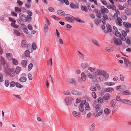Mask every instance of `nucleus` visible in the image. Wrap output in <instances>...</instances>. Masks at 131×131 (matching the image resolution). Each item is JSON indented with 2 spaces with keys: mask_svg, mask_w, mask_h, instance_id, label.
I'll return each mask as SVG.
<instances>
[{
  "mask_svg": "<svg viewBox=\"0 0 131 131\" xmlns=\"http://www.w3.org/2000/svg\"><path fill=\"white\" fill-rule=\"evenodd\" d=\"M85 102L86 100H83L81 102L79 106V112H80L81 113L82 112L83 115H85L86 113L85 110L84 109V106Z\"/></svg>",
  "mask_w": 131,
  "mask_h": 131,
  "instance_id": "f257e3e1",
  "label": "nucleus"
},
{
  "mask_svg": "<svg viewBox=\"0 0 131 131\" xmlns=\"http://www.w3.org/2000/svg\"><path fill=\"white\" fill-rule=\"evenodd\" d=\"M64 17L66 20L70 22H73L74 21V17L72 15L65 14L64 15Z\"/></svg>",
  "mask_w": 131,
  "mask_h": 131,
  "instance_id": "f03ea898",
  "label": "nucleus"
},
{
  "mask_svg": "<svg viewBox=\"0 0 131 131\" xmlns=\"http://www.w3.org/2000/svg\"><path fill=\"white\" fill-rule=\"evenodd\" d=\"M113 41L116 46L121 45L122 44V41L119 38H116L115 37L113 39Z\"/></svg>",
  "mask_w": 131,
  "mask_h": 131,
  "instance_id": "7ed1b4c3",
  "label": "nucleus"
},
{
  "mask_svg": "<svg viewBox=\"0 0 131 131\" xmlns=\"http://www.w3.org/2000/svg\"><path fill=\"white\" fill-rule=\"evenodd\" d=\"M22 46L24 48H27L28 49H29V47H30V45L27 43L26 41L24 40H23L21 43Z\"/></svg>",
  "mask_w": 131,
  "mask_h": 131,
  "instance_id": "20e7f679",
  "label": "nucleus"
},
{
  "mask_svg": "<svg viewBox=\"0 0 131 131\" xmlns=\"http://www.w3.org/2000/svg\"><path fill=\"white\" fill-rule=\"evenodd\" d=\"M73 100V98L70 97H66L65 100V102L68 105H70L72 101Z\"/></svg>",
  "mask_w": 131,
  "mask_h": 131,
  "instance_id": "39448f33",
  "label": "nucleus"
},
{
  "mask_svg": "<svg viewBox=\"0 0 131 131\" xmlns=\"http://www.w3.org/2000/svg\"><path fill=\"white\" fill-rule=\"evenodd\" d=\"M26 74L24 73L22 74L21 75V77L19 79L20 81L22 82H25L27 80V78L25 77Z\"/></svg>",
  "mask_w": 131,
  "mask_h": 131,
  "instance_id": "423d86ee",
  "label": "nucleus"
},
{
  "mask_svg": "<svg viewBox=\"0 0 131 131\" xmlns=\"http://www.w3.org/2000/svg\"><path fill=\"white\" fill-rule=\"evenodd\" d=\"M104 71H102L100 70H95L94 71V74L96 76H97L102 75V74L104 73Z\"/></svg>",
  "mask_w": 131,
  "mask_h": 131,
  "instance_id": "0eeeda50",
  "label": "nucleus"
},
{
  "mask_svg": "<svg viewBox=\"0 0 131 131\" xmlns=\"http://www.w3.org/2000/svg\"><path fill=\"white\" fill-rule=\"evenodd\" d=\"M81 113L80 112H77L75 111H73L72 112V114L75 117H79L80 116V115Z\"/></svg>",
  "mask_w": 131,
  "mask_h": 131,
  "instance_id": "6e6552de",
  "label": "nucleus"
},
{
  "mask_svg": "<svg viewBox=\"0 0 131 131\" xmlns=\"http://www.w3.org/2000/svg\"><path fill=\"white\" fill-rule=\"evenodd\" d=\"M116 23L117 24L120 26H121L122 25V23H123L122 20L120 17L118 18L117 19H116Z\"/></svg>",
  "mask_w": 131,
  "mask_h": 131,
  "instance_id": "1a4fd4ad",
  "label": "nucleus"
},
{
  "mask_svg": "<svg viewBox=\"0 0 131 131\" xmlns=\"http://www.w3.org/2000/svg\"><path fill=\"white\" fill-rule=\"evenodd\" d=\"M101 13L103 14L108 13V9L106 8H105L104 6H101Z\"/></svg>",
  "mask_w": 131,
  "mask_h": 131,
  "instance_id": "9d476101",
  "label": "nucleus"
},
{
  "mask_svg": "<svg viewBox=\"0 0 131 131\" xmlns=\"http://www.w3.org/2000/svg\"><path fill=\"white\" fill-rule=\"evenodd\" d=\"M121 102L124 103L131 105V101L129 100L125 99H122Z\"/></svg>",
  "mask_w": 131,
  "mask_h": 131,
  "instance_id": "9b49d317",
  "label": "nucleus"
},
{
  "mask_svg": "<svg viewBox=\"0 0 131 131\" xmlns=\"http://www.w3.org/2000/svg\"><path fill=\"white\" fill-rule=\"evenodd\" d=\"M103 18L102 19V22L103 25H105L106 24V22L105 20H107L108 19V17L105 14H104L103 16Z\"/></svg>",
  "mask_w": 131,
  "mask_h": 131,
  "instance_id": "f8f14e48",
  "label": "nucleus"
},
{
  "mask_svg": "<svg viewBox=\"0 0 131 131\" xmlns=\"http://www.w3.org/2000/svg\"><path fill=\"white\" fill-rule=\"evenodd\" d=\"M71 94L73 95H79L81 94V93L76 90H73L71 92Z\"/></svg>",
  "mask_w": 131,
  "mask_h": 131,
  "instance_id": "ddd939ff",
  "label": "nucleus"
},
{
  "mask_svg": "<svg viewBox=\"0 0 131 131\" xmlns=\"http://www.w3.org/2000/svg\"><path fill=\"white\" fill-rule=\"evenodd\" d=\"M95 127V123H93L91 124L89 127L90 131H94Z\"/></svg>",
  "mask_w": 131,
  "mask_h": 131,
  "instance_id": "4468645a",
  "label": "nucleus"
},
{
  "mask_svg": "<svg viewBox=\"0 0 131 131\" xmlns=\"http://www.w3.org/2000/svg\"><path fill=\"white\" fill-rule=\"evenodd\" d=\"M6 57L7 59L9 60H11L13 59V56L12 54L7 53L6 54Z\"/></svg>",
  "mask_w": 131,
  "mask_h": 131,
  "instance_id": "2eb2a0df",
  "label": "nucleus"
},
{
  "mask_svg": "<svg viewBox=\"0 0 131 131\" xmlns=\"http://www.w3.org/2000/svg\"><path fill=\"white\" fill-rule=\"evenodd\" d=\"M94 23L97 25H99L101 23V20L100 18L96 19L94 20Z\"/></svg>",
  "mask_w": 131,
  "mask_h": 131,
  "instance_id": "dca6fc26",
  "label": "nucleus"
},
{
  "mask_svg": "<svg viewBox=\"0 0 131 131\" xmlns=\"http://www.w3.org/2000/svg\"><path fill=\"white\" fill-rule=\"evenodd\" d=\"M110 97V95L109 94L107 93L105 94L103 96V98L105 100H108Z\"/></svg>",
  "mask_w": 131,
  "mask_h": 131,
  "instance_id": "f3484780",
  "label": "nucleus"
},
{
  "mask_svg": "<svg viewBox=\"0 0 131 131\" xmlns=\"http://www.w3.org/2000/svg\"><path fill=\"white\" fill-rule=\"evenodd\" d=\"M123 24L124 26L125 27L129 28H131V24L130 23L124 22Z\"/></svg>",
  "mask_w": 131,
  "mask_h": 131,
  "instance_id": "a211bd4d",
  "label": "nucleus"
},
{
  "mask_svg": "<svg viewBox=\"0 0 131 131\" xmlns=\"http://www.w3.org/2000/svg\"><path fill=\"white\" fill-rule=\"evenodd\" d=\"M9 74L11 77H14L15 75L14 71L13 70H10L8 73Z\"/></svg>",
  "mask_w": 131,
  "mask_h": 131,
  "instance_id": "6ab92c4d",
  "label": "nucleus"
},
{
  "mask_svg": "<svg viewBox=\"0 0 131 131\" xmlns=\"http://www.w3.org/2000/svg\"><path fill=\"white\" fill-rule=\"evenodd\" d=\"M21 70V68L19 66H17L16 67L15 69V72L16 74H18L19 73Z\"/></svg>",
  "mask_w": 131,
  "mask_h": 131,
  "instance_id": "aec40b11",
  "label": "nucleus"
},
{
  "mask_svg": "<svg viewBox=\"0 0 131 131\" xmlns=\"http://www.w3.org/2000/svg\"><path fill=\"white\" fill-rule=\"evenodd\" d=\"M68 82L69 83H72L73 84H76V82L75 79L74 78H70L69 79Z\"/></svg>",
  "mask_w": 131,
  "mask_h": 131,
  "instance_id": "412c9836",
  "label": "nucleus"
},
{
  "mask_svg": "<svg viewBox=\"0 0 131 131\" xmlns=\"http://www.w3.org/2000/svg\"><path fill=\"white\" fill-rule=\"evenodd\" d=\"M81 79L83 81H85L86 80V76L83 72H82L81 75Z\"/></svg>",
  "mask_w": 131,
  "mask_h": 131,
  "instance_id": "4be33fe9",
  "label": "nucleus"
},
{
  "mask_svg": "<svg viewBox=\"0 0 131 131\" xmlns=\"http://www.w3.org/2000/svg\"><path fill=\"white\" fill-rule=\"evenodd\" d=\"M57 14L59 15L60 16H64V15L65 14H64L65 13L63 11L61 10H59L57 11Z\"/></svg>",
  "mask_w": 131,
  "mask_h": 131,
  "instance_id": "5701e85b",
  "label": "nucleus"
},
{
  "mask_svg": "<svg viewBox=\"0 0 131 131\" xmlns=\"http://www.w3.org/2000/svg\"><path fill=\"white\" fill-rule=\"evenodd\" d=\"M85 104V111L86 110L89 111L90 110V107L89 104L88 103H86Z\"/></svg>",
  "mask_w": 131,
  "mask_h": 131,
  "instance_id": "b1692460",
  "label": "nucleus"
},
{
  "mask_svg": "<svg viewBox=\"0 0 131 131\" xmlns=\"http://www.w3.org/2000/svg\"><path fill=\"white\" fill-rule=\"evenodd\" d=\"M122 94L124 95H131V92L129 90H126L124 91Z\"/></svg>",
  "mask_w": 131,
  "mask_h": 131,
  "instance_id": "393cba45",
  "label": "nucleus"
},
{
  "mask_svg": "<svg viewBox=\"0 0 131 131\" xmlns=\"http://www.w3.org/2000/svg\"><path fill=\"white\" fill-rule=\"evenodd\" d=\"M105 49L110 52H111L113 51V48L110 47H107L105 48Z\"/></svg>",
  "mask_w": 131,
  "mask_h": 131,
  "instance_id": "a878e982",
  "label": "nucleus"
},
{
  "mask_svg": "<svg viewBox=\"0 0 131 131\" xmlns=\"http://www.w3.org/2000/svg\"><path fill=\"white\" fill-rule=\"evenodd\" d=\"M74 20L78 22L81 23H85L84 21L80 19L78 17L74 18Z\"/></svg>",
  "mask_w": 131,
  "mask_h": 131,
  "instance_id": "bb28decb",
  "label": "nucleus"
},
{
  "mask_svg": "<svg viewBox=\"0 0 131 131\" xmlns=\"http://www.w3.org/2000/svg\"><path fill=\"white\" fill-rule=\"evenodd\" d=\"M124 63L125 64V66L128 67V64L130 61L127 58H124Z\"/></svg>",
  "mask_w": 131,
  "mask_h": 131,
  "instance_id": "cd10ccee",
  "label": "nucleus"
},
{
  "mask_svg": "<svg viewBox=\"0 0 131 131\" xmlns=\"http://www.w3.org/2000/svg\"><path fill=\"white\" fill-rule=\"evenodd\" d=\"M12 62L13 64L15 66H17L18 64V63L17 60L15 59H12Z\"/></svg>",
  "mask_w": 131,
  "mask_h": 131,
  "instance_id": "c85d7f7f",
  "label": "nucleus"
},
{
  "mask_svg": "<svg viewBox=\"0 0 131 131\" xmlns=\"http://www.w3.org/2000/svg\"><path fill=\"white\" fill-rule=\"evenodd\" d=\"M21 65L22 67H25L27 65V61L25 60H24L22 61Z\"/></svg>",
  "mask_w": 131,
  "mask_h": 131,
  "instance_id": "c756f323",
  "label": "nucleus"
},
{
  "mask_svg": "<svg viewBox=\"0 0 131 131\" xmlns=\"http://www.w3.org/2000/svg\"><path fill=\"white\" fill-rule=\"evenodd\" d=\"M19 18L21 20H23L25 17V16L22 13H20L19 14Z\"/></svg>",
  "mask_w": 131,
  "mask_h": 131,
  "instance_id": "7c9ffc66",
  "label": "nucleus"
},
{
  "mask_svg": "<svg viewBox=\"0 0 131 131\" xmlns=\"http://www.w3.org/2000/svg\"><path fill=\"white\" fill-rule=\"evenodd\" d=\"M116 103V101L115 99L112 100L111 102V105L112 107H114Z\"/></svg>",
  "mask_w": 131,
  "mask_h": 131,
  "instance_id": "2f4dec72",
  "label": "nucleus"
},
{
  "mask_svg": "<svg viewBox=\"0 0 131 131\" xmlns=\"http://www.w3.org/2000/svg\"><path fill=\"white\" fill-rule=\"evenodd\" d=\"M70 6L71 8L73 9H74L75 8H78L79 7L78 5H75L72 3L70 4Z\"/></svg>",
  "mask_w": 131,
  "mask_h": 131,
  "instance_id": "473e14b6",
  "label": "nucleus"
},
{
  "mask_svg": "<svg viewBox=\"0 0 131 131\" xmlns=\"http://www.w3.org/2000/svg\"><path fill=\"white\" fill-rule=\"evenodd\" d=\"M114 89L113 88L109 87L107 88L105 90V91L106 92H112L114 91Z\"/></svg>",
  "mask_w": 131,
  "mask_h": 131,
  "instance_id": "72a5a7b5",
  "label": "nucleus"
},
{
  "mask_svg": "<svg viewBox=\"0 0 131 131\" xmlns=\"http://www.w3.org/2000/svg\"><path fill=\"white\" fill-rule=\"evenodd\" d=\"M114 32L115 35L119 37H121V35L120 32L118 31H114Z\"/></svg>",
  "mask_w": 131,
  "mask_h": 131,
  "instance_id": "f704fd0d",
  "label": "nucleus"
},
{
  "mask_svg": "<svg viewBox=\"0 0 131 131\" xmlns=\"http://www.w3.org/2000/svg\"><path fill=\"white\" fill-rule=\"evenodd\" d=\"M81 9L83 11L86 12L88 11V9L86 7L84 6H81Z\"/></svg>",
  "mask_w": 131,
  "mask_h": 131,
  "instance_id": "c9c22d12",
  "label": "nucleus"
},
{
  "mask_svg": "<svg viewBox=\"0 0 131 131\" xmlns=\"http://www.w3.org/2000/svg\"><path fill=\"white\" fill-rule=\"evenodd\" d=\"M126 14L128 15H129L131 14V10L130 9H127L125 10Z\"/></svg>",
  "mask_w": 131,
  "mask_h": 131,
  "instance_id": "e433bc0d",
  "label": "nucleus"
},
{
  "mask_svg": "<svg viewBox=\"0 0 131 131\" xmlns=\"http://www.w3.org/2000/svg\"><path fill=\"white\" fill-rule=\"evenodd\" d=\"M86 72H87V73L88 74V76L89 78L90 79H94V75H92L91 74H90L89 71H86Z\"/></svg>",
  "mask_w": 131,
  "mask_h": 131,
  "instance_id": "4c0bfd02",
  "label": "nucleus"
},
{
  "mask_svg": "<svg viewBox=\"0 0 131 131\" xmlns=\"http://www.w3.org/2000/svg\"><path fill=\"white\" fill-rule=\"evenodd\" d=\"M111 110L107 108H105L104 110L105 114L107 115L109 114Z\"/></svg>",
  "mask_w": 131,
  "mask_h": 131,
  "instance_id": "58836bf2",
  "label": "nucleus"
},
{
  "mask_svg": "<svg viewBox=\"0 0 131 131\" xmlns=\"http://www.w3.org/2000/svg\"><path fill=\"white\" fill-rule=\"evenodd\" d=\"M88 64L87 63H83L81 64V67L83 69L87 68Z\"/></svg>",
  "mask_w": 131,
  "mask_h": 131,
  "instance_id": "ea45409f",
  "label": "nucleus"
},
{
  "mask_svg": "<svg viewBox=\"0 0 131 131\" xmlns=\"http://www.w3.org/2000/svg\"><path fill=\"white\" fill-rule=\"evenodd\" d=\"M106 26L108 31L110 32H111L112 31V28L111 26L108 24H107Z\"/></svg>",
  "mask_w": 131,
  "mask_h": 131,
  "instance_id": "a19ab883",
  "label": "nucleus"
},
{
  "mask_svg": "<svg viewBox=\"0 0 131 131\" xmlns=\"http://www.w3.org/2000/svg\"><path fill=\"white\" fill-rule=\"evenodd\" d=\"M15 10L16 12L19 13L21 11V8L18 7H16L15 8Z\"/></svg>",
  "mask_w": 131,
  "mask_h": 131,
  "instance_id": "79ce46f5",
  "label": "nucleus"
},
{
  "mask_svg": "<svg viewBox=\"0 0 131 131\" xmlns=\"http://www.w3.org/2000/svg\"><path fill=\"white\" fill-rule=\"evenodd\" d=\"M103 110H101L99 112L97 113L95 115V117H97L101 115L103 112Z\"/></svg>",
  "mask_w": 131,
  "mask_h": 131,
  "instance_id": "37998d69",
  "label": "nucleus"
},
{
  "mask_svg": "<svg viewBox=\"0 0 131 131\" xmlns=\"http://www.w3.org/2000/svg\"><path fill=\"white\" fill-rule=\"evenodd\" d=\"M30 52L28 50H26L25 51L24 54L25 56L27 57H29Z\"/></svg>",
  "mask_w": 131,
  "mask_h": 131,
  "instance_id": "c03bdc74",
  "label": "nucleus"
},
{
  "mask_svg": "<svg viewBox=\"0 0 131 131\" xmlns=\"http://www.w3.org/2000/svg\"><path fill=\"white\" fill-rule=\"evenodd\" d=\"M118 109V106L117 105H115L114 107L113 110V112H115Z\"/></svg>",
  "mask_w": 131,
  "mask_h": 131,
  "instance_id": "a18cd8bd",
  "label": "nucleus"
},
{
  "mask_svg": "<svg viewBox=\"0 0 131 131\" xmlns=\"http://www.w3.org/2000/svg\"><path fill=\"white\" fill-rule=\"evenodd\" d=\"M0 60L1 63L3 65L5 64V61L4 58L2 57H0Z\"/></svg>",
  "mask_w": 131,
  "mask_h": 131,
  "instance_id": "49530a36",
  "label": "nucleus"
},
{
  "mask_svg": "<svg viewBox=\"0 0 131 131\" xmlns=\"http://www.w3.org/2000/svg\"><path fill=\"white\" fill-rule=\"evenodd\" d=\"M105 84L106 85L108 86H112L114 85L115 84V83L113 82H106L105 83Z\"/></svg>",
  "mask_w": 131,
  "mask_h": 131,
  "instance_id": "de8ad7c7",
  "label": "nucleus"
},
{
  "mask_svg": "<svg viewBox=\"0 0 131 131\" xmlns=\"http://www.w3.org/2000/svg\"><path fill=\"white\" fill-rule=\"evenodd\" d=\"M5 85L6 87H8L9 85V82L8 80H5Z\"/></svg>",
  "mask_w": 131,
  "mask_h": 131,
  "instance_id": "09e8293b",
  "label": "nucleus"
},
{
  "mask_svg": "<svg viewBox=\"0 0 131 131\" xmlns=\"http://www.w3.org/2000/svg\"><path fill=\"white\" fill-rule=\"evenodd\" d=\"M104 73L102 74V75H103L106 79L108 77L109 75L105 71H104Z\"/></svg>",
  "mask_w": 131,
  "mask_h": 131,
  "instance_id": "8fccbe9b",
  "label": "nucleus"
},
{
  "mask_svg": "<svg viewBox=\"0 0 131 131\" xmlns=\"http://www.w3.org/2000/svg\"><path fill=\"white\" fill-rule=\"evenodd\" d=\"M100 106L99 105H97L96 106L95 108L96 112H98L99 110L100 109Z\"/></svg>",
  "mask_w": 131,
  "mask_h": 131,
  "instance_id": "3c124183",
  "label": "nucleus"
},
{
  "mask_svg": "<svg viewBox=\"0 0 131 131\" xmlns=\"http://www.w3.org/2000/svg\"><path fill=\"white\" fill-rule=\"evenodd\" d=\"M32 47L34 50H35L37 48V46L35 42H34L32 44Z\"/></svg>",
  "mask_w": 131,
  "mask_h": 131,
  "instance_id": "603ef678",
  "label": "nucleus"
},
{
  "mask_svg": "<svg viewBox=\"0 0 131 131\" xmlns=\"http://www.w3.org/2000/svg\"><path fill=\"white\" fill-rule=\"evenodd\" d=\"M15 83L14 81H12L10 82V87H13L15 85Z\"/></svg>",
  "mask_w": 131,
  "mask_h": 131,
  "instance_id": "864d4df0",
  "label": "nucleus"
},
{
  "mask_svg": "<svg viewBox=\"0 0 131 131\" xmlns=\"http://www.w3.org/2000/svg\"><path fill=\"white\" fill-rule=\"evenodd\" d=\"M44 29L46 32H47L48 31V27L47 24H45Z\"/></svg>",
  "mask_w": 131,
  "mask_h": 131,
  "instance_id": "5fc2aeb1",
  "label": "nucleus"
},
{
  "mask_svg": "<svg viewBox=\"0 0 131 131\" xmlns=\"http://www.w3.org/2000/svg\"><path fill=\"white\" fill-rule=\"evenodd\" d=\"M33 67V64L31 63L29 64L28 67V69L29 71Z\"/></svg>",
  "mask_w": 131,
  "mask_h": 131,
  "instance_id": "6e6d98bb",
  "label": "nucleus"
},
{
  "mask_svg": "<svg viewBox=\"0 0 131 131\" xmlns=\"http://www.w3.org/2000/svg\"><path fill=\"white\" fill-rule=\"evenodd\" d=\"M50 64L51 65L52 64V58H50L49 61H47V65L48 66H49V64Z\"/></svg>",
  "mask_w": 131,
  "mask_h": 131,
  "instance_id": "4d7b16f0",
  "label": "nucleus"
},
{
  "mask_svg": "<svg viewBox=\"0 0 131 131\" xmlns=\"http://www.w3.org/2000/svg\"><path fill=\"white\" fill-rule=\"evenodd\" d=\"M90 89L92 91H95L96 90V89L95 87L92 86L90 88Z\"/></svg>",
  "mask_w": 131,
  "mask_h": 131,
  "instance_id": "13d9d810",
  "label": "nucleus"
},
{
  "mask_svg": "<svg viewBox=\"0 0 131 131\" xmlns=\"http://www.w3.org/2000/svg\"><path fill=\"white\" fill-rule=\"evenodd\" d=\"M3 75L2 73H0V82H2L3 81Z\"/></svg>",
  "mask_w": 131,
  "mask_h": 131,
  "instance_id": "bf43d9fd",
  "label": "nucleus"
},
{
  "mask_svg": "<svg viewBox=\"0 0 131 131\" xmlns=\"http://www.w3.org/2000/svg\"><path fill=\"white\" fill-rule=\"evenodd\" d=\"M23 32L26 34H28V31L27 29L26 28H23Z\"/></svg>",
  "mask_w": 131,
  "mask_h": 131,
  "instance_id": "052dcab7",
  "label": "nucleus"
},
{
  "mask_svg": "<svg viewBox=\"0 0 131 131\" xmlns=\"http://www.w3.org/2000/svg\"><path fill=\"white\" fill-rule=\"evenodd\" d=\"M14 33L17 36H19L20 35V33L18 31L16 30H15Z\"/></svg>",
  "mask_w": 131,
  "mask_h": 131,
  "instance_id": "680f3d73",
  "label": "nucleus"
},
{
  "mask_svg": "<svg viewBox=\"0 0 131 131\" xmlns=\"http://www.w3.org/2000/svg\"><path fill=\"white\" fill-rule=\"evenodd\" d=\"M58 43L61 45H62L63 44V41L61 39H59L58 40Z\"/></svg>",
  "mask_w": 131,
  "mask_h": 131,
  "instance_id": "e2e57ef3",
  "label": "nucleus"
},
{
  "mask_svg": "<svg viewBox=\"0 0 131 131\" xmlns=\"http://www.w3.org/2000/svg\"><path fill=\"white\" fill-rule=\"evenodd\" d=\"M17 3L20 6H22L23 4V2L20 0H18L17 1Z\"/></svg>",
  "mask_w": 131,
  "mask_h": 131,
  "instance_id": "0e129e2a",
  "label": "nucleus"
},
{
  "mask_svg": "<svg viewBox=\"0 0 131 131\" xmlns=\"http://www.w3.org/2000/svg\"><path fill=\"white\" fill-rule=\"evenodd\" d=\"M15 85L17 87L20 88H21L22 86H23L20 84L18 83H16Z\"/></svg>",
  "mask_w": 131,
  "mask_h": 131,
  "instance_id": "69168bd1",
  "label": "nucleus"
},
{
  "mask_svg": "<svg viewBox=\"0 0 131 131\" xmlns=\"http://www.w3.org/2000/svg\"><path fill=\"white\" fill-rule=\"evenodd\" d=\"M28 79L29 80H32V76L30 73H28Z\"/></svg>",
  "mask_w": 131,
  "mask_h": 131,
  "instance_id": "338daca9",
  "label": "nucleus"
},
{
  "mask_svg": "<svg viewBox=\"0 0 131 131\" xmlns=\"http://www.w3.org/2000/svg\"><path fill=\"white\" fill-rule=\"evenodd\" d=\"M92 95L93 96V97L94 99H95L96 98V95L95 93V92H93L92 93Z\"/></svg>",
  "mask_w": 131,
  "mask_h": 131,
  "instance_id": "774afa93",
  "label": "nucleus"
}]
</instances>
